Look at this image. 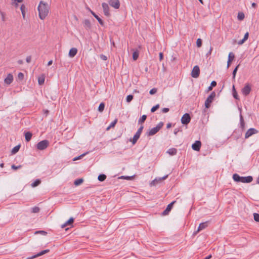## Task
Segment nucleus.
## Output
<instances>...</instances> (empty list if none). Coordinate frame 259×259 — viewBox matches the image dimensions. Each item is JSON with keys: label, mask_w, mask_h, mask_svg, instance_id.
<instances>
[{"label": "nucleus", "mask_w": 259, "mask_h": 259, "mask_svg": "<svg viewBox=\"0 0 259 259\" xmlns=\"http://www.w3.org/2000/svg\"><path fill=\"white\" fill-rule=\"evenodd\" d=\"M38 16L41 20H44L49 11V7L47 3L40 1L37 8Z\"/></svg>", "instance_id": "obj_1"}, {"label": "nucleus", "mask_w": 259, "mask_h": 259, "mask_svg": "<svg viewBox=\"0 0 259 259\" xmlns=\"http://www.w3.org/2000/svg\"><path fill=\"white\" fill-rule=\"evenodd\" d=\"M232 178L235 182L237 183H249L253 181V177L251 176L242 177L237 174H234Z\"/></svg>", "instance_id": "obj_2"}, {"label": "nucleus", "mask_w": 259, "mask_h": 259, "mask_svg": "<svg viewBox=\"0 0 259 259\" xmlns=\"http://www.w3.org/2000/svg\"><path fill=\"white\" fill-rule=\"evenodd\" d=\"M215 93L214 92H212L208 96V97L207 98L205 101V107L206 108H209L210 107V104L213 101L215 97Z\"/></svg>", "instance_id": "obj_3"}, {"label": "nucleus", "mask_w": 259, "mask_h": 259, "mask_svg": "<svg viewBox=\"0 0 259 259\" xmlns=\"http://www.w3.org/2000/svg\"><path fill=\"white\" fill-rule=\"evenodd\" d=\"M49 145V142L47 140H44L39 142L36 144V148L40 150L46 149Z\"/></svg>", "instance_id": "obj_4"}, {"label": "nucleus", "mask_w": 259, "mask_h": 259, "mask_svg": "<svg viewBox=\"0 0 259 259\" xmlns=\"http://www.w3.org/2000/svg\"><path fill=\"white\" fill-rule=\"evenodd\" d=\"M143 128V125H141V126L139 128L136 133L134 135L133 139L130 140V141H132L133 145L135 144L137 142L138 140L139 139Z\"/></svg>", "instance_id": "obj_5"}, {"label": "nucleus", "mask_w": 259, "mask_h": 259, "mask_svg": "<svg viewBox=\"0 0 259 259\" xmlns=\"http://www.w3.org/2000/svg\"><path fill=\"white\" fill-rule=\"evenodd\" d=\"M191 116L189 113H186L182 117L181 121L183 124L187 125L191 121Z\"/></svg>", "instance_id": "obj_6"}, {"label": "nucleus", "mask_w": 259, "mask_h": 259, "mask_svg": "<svg viewBox=\"0 0 259 259\" xmlns=\"http://www.w3.org/2000/svg\"><path fill=\"white\" fill-rule=\"evenodd\" d=\"M200 74V69L198 65H195L191 73V76L193 78H197Z\"/></svg>", "instance_id": "obj_7"}, {"label": "nucleus", "mask_w": 259, "mask_h": 259, "mask_svg": "<svg viewBox=\"0 0 259 259\" xmlns=\"http://www.w3.org/2000/svg\"><path fill=\"white\" fill-rule=\"evenodd\" d=\"M258 131L254 128H250L248 129L245 134V139H248L254 134H257Z\"/></svg>", "instance_id": "obj_8"}, {"label": "nucleus", "mask_w": 259, "mask_h": 259, "mask_svg": "<svg viewBox=\"0 0 259 259\" xmlns=\"http://www.w3.org/2000/svg\"><path fill=\"white\" fill-rule=\"evenodd\" d=\"M176 202V201H173L169 204H168L165 208V209L162 212V214L163 215H167L169 213V212L170 211L171 209L173 207L174 204Z\"/></svg>", "instance_id": "obj_9"}, {"label": "nucleus", "mask_w": 259, "mask_h": 259, "mask_svg": "<svg viewBox=\"0 0 259 259\" xmlns=\"http://www.w3.org/2000/svg\"><path fill=\"white\" fill-rule=\"evenodd\" d=\"M102 6L103 9L104 15L106 16H109L110 15V9L108 4L106 3H103Z\"/></svg>", "instance_id": "obj_10"}, {"label": "nucleus", "mask_w": 259, "mask_h": 259, "mask_svg": "<svg viewBox=\"0 0 259 259\" xmlns=\"http://www.w3.org/2000/svg\"><path fill=\"white\" fill-rule=\"evenodd\" d=\"M201 146V142L199 140L196 141L192 145V148L196 151H199Z\"/></svg>", "instance_id": "obj_11"}, {"label": "nucleus", "mask_w": 259, "mask_h": 259, "mask_svg": "<svg viewBox=\"0 0 259 259\" xmlns=\"http://www.w3.org/2000/svg\"><path fill=\"white\" fill-rule=\"evenodd\" d=\"M242 93L245 96L248 95L251 91V87L250 85L247 83L245 85L244 88L242 89Z\"/></svg>", "instance_id": "obj_12"}, {"label": "nucleus", "mask_w": 259, "mask_h": 259, "mask_svg": "<svg viewBox=\"0 0 259 259\" xmlns=\"http://www.w3.org/2000/svg\"><path fill=\"white\" fill-rule=\"evenodd\" d=\"M108 3L112 7L117 9L120 7V2L119 0H109Z\"/></svg>", "instance_id": "obj_13"}, {"label": "nucleus", "mask_w": 259, "mask_h": 259, "mask_svg": "<svg viewBox=\"0 0 259 259\" xmlns=\"http://www.w3.org/2000/svg\"><path fill=\"white\" fill-rule=\"evenodd\" d=\"M49 251H50L49 249H45V250L40 251L39 252L37 253V254H36L35 255H32L31 257H27L26 259H33V258H36L37 257L40 256L41 255H42L47 253H48Z\"/></svg>", "instance_id": "obj_14"}, {"label": "nucleus", "mask_w": 259, "mask_h": 259, "mask_svg": "<svg viewBox=\"0 0 259 259\" xmlns=\"http://www.w3.org/2000/svg\"><path fill=\"white\" fill-rule=\"evenodd\" d=\"M209 222V221H206L205 222L201 223L198 226L197 230L194 233L196 234L197 233L199 232L200 231L205 229L208 226V224Z\"/></svg>", "instance_id": "obj_15"}, {"label": "nucleus", "mask_w": 259, "mask_h": 259, "mask_svg": "<svg viewBox=\"0 0 259 259\" xmlns=\"http://www.w3.org/2000/svg\"><path fill=\"white\" fill-rule=\"evenodd\" d=\"M242 131L239 130H235L233 132V137L234 138L235 140H238L242 136Z\"/></svg>", "instance_id": "obj_16"}, {"label": "nucleus", "mask_w": 259, "mask_h": 259, "mask_svg": "<svg viewBox=\"0 0 259 259\" xmlns=\"http://www.w3.org/2000/svg\"><path fill=\"white\" fill-rule=\"evenodd\" d=\"M168 177V175H165L161 178H155L154 180H153L151 183H150V185H155L157 183L161 182L162 180H165Z\"/></svg>", "instance_id": "obj_17"}, {"label": "nucleus", "mask_w": 259, "mask_h": 259, "mask_svg": "<svg viewBox=\"0 0 259 259\" xmlns=\"http://www.w3.org/2000/svg\"><path fill=\"white\" fill-rule=\"evenodd\" d=\"M168 177V175H165L161 178H155L154 180H153L151 183H150V185H155L157 183L161 182L162 180H165Z\"/></svg>", "instance_id": "obj_18"}, {"label": "nucleus", "mask_w": 259, "mask_h": 259, "mask_svg": "<svg viewBox=\"0 0 259 259\" xmlns=\"http://www.w3.org/2000/svg\"><path fill=\"white\" fill-rule=\"evenodd\" d=\"M159 131V130L155 126L147 132L146 134L147 136H152L156 134Z\"/></svg>", "instance_id": "obj_19"}, {"label": "nucleus", "mask_w": 259, "mask_h": 259, "mask_svg": "<svg viewBox=\"0 0 259 259\" xmlns=\"http://www.w3.org/2000/svg\"><path fill=\"white\" fill-rule=\"evenodd\" d=\"M82 23H83L84 28L87 30H89L91 29L92 26H91V22L89 20L85 19L83 21Z\"/></svg>", "instance_id": "obj_20"}, {"label": "nucleus", "mask_w": 259, "mask_h": 259, "mask_svg": "<svg viewBox=\"0 0 259 259\" xmlns=\"http://www.w3.org/2000/svg\"><path fill=\"white\" fill-rule=\"evenodd\" d=\"M239 120H240V127L241 128L242 131H243L245 130V123L244 120L243 116L242 115V113H240L239 115Z\"/></svg>", "instance_id": "obj_21"}, {"label": "nucleus", "mask_w": 259, "mask_h": 259, "mask_svg": "<svg viewBox=\"0 0 259 259\" xmlns=\"http://www.w3.org/2000/svg\"><path fill=\"white\" fill-rule=\"evenodd\" d=\"M234 57H235V56L233 52H230L229 54L228 59V61H227V68H229L230 66V65L231 64V62L233 60Z\"/></svg>", "instance_id": "obj_22"}, {"label": "nucleus", "mask_w": 259, "mask_h": 259, "mask_svg": "<svg viewBox=\"0 0 259 259\" xmlns=\"http://www.w3.org/2000/svg\"><path fill=\"white\" fill-rule=\"evenodd\" d=\"M13 80V76L12 74L9 73L7 75V77L5 79V82L7 84H11Z\"/></svg>", "instance_id": "obj_23"}, {"label": "nucleus", "mask_w": 259, "mask_h": 259, "mask_svg": "<svg viewBox=\"0 0 259 259\" xmlns=\"http://www.w3.org/2000/svg\"><path fill=\"white\" fill-rule=\"evenodd\" d=\"M74 219L72 217H71L67 221H66L64 224H63L61 226V227L62 228H65L66 226H72V224L74 222Z\"/></svg>", "instance_id": "obj_24"}, {"label": "nucleus", "mask_w": 259, "mask_h": 259, "mask_svg": "<svg viewBox=\"0 0 259 259\" xmlns=\"http://www.w3.org/2000/svg\"><path fill=\"white\" fill-rule=\"evenodd\" d=\"M90 11L93 16L98 20L99 24L103 26L104 24L103 21L95 12H94L91 10Z\"/></svg>", "instance_id": "obj_25"}, {"label": "nucleus", "mask_w": 259, "mask_h": 259, "mask_svg": "<svg viewBox=\"0 0 259 259\" xmlns=\"http://www.w3.org/2000/svg\"><path fill=\"white\" fill-rule=\"evenodd\" d=\"M77 53V49L75 48H72L69 50L68 55L70 57L73 58L76 55Z\"/></svg>", "instance_id": "obj_26"}, {"label": "nucleus", "mask_w": 259, "mask_h": 259, "mask_svg": "<svg viewBox=\"0 0 259 259\" xmlns=\"http://www.w3.org/2000/svg\"><path fill=\"white\" fill-rule=\"evenodd\" d=\"M24 135H25V138L26 142H29L30 141L32 136V134L30 132H26L25 131L24 132Z\"/></svg>", "instance_id": "obj_27"}, {"label": "nucleus", "mask_w": 259, "mask_h": 259, "mask_svg": "<svg viewBox=\"0 0 259 259\" xmlns=\"http://www.w3.org/2000/svg\"><path fill=\"white\" fill-rule=\"evenodd\" d=\"M167 153H168L171 156H174L177 154V149L175 148H169L167 151Z\"/></svg>", "instance_id": "obj_28"}, {"label": "nucleus", "mask_w": 259, "mask_h": 259, "mask_svg": "<svg viewBox=\"0 0 259 259\" xmlns=\"http://www.w3.org/2000/svg\"><path fill=\"white\" fill-rule=\"evenodd\" d=\"M45 80V76L44 74L41 75L38 78V82L39 85H42L44 83Z\"/></svg>", "instance_id": "obj_29"}, {"label": "nucleus", "mask_w": 259, "mask_h": 259, "mask_svg": "<svg viewBox=\"0 0 259 259\" xmlns=\"http://www.w3.org/2000/svg\"><path fill=\"white\" fill-rule=\"evenodd\" d=\"M217 82L214 80L211 81L210 85L208 87L206 92L210 91L212 90L213 88L215 87L217 85Z\"/></svg>", "instance_id": "obj_30"}, {"label": "nucleus", "mask_w": 259, "mask_h": 259, "mask_svg": "<svg viewBox=\"0 0 259 259\" xmlns=\"http://www.w3.org/2000/svg\"><path fill=\"white\" fill-rule=\"evenodd\" d=\"M83 182L82 178L76 179L74 182V185L76 186H79Z\"/></svg>", "instance_id": "obj_31"}, {"label": "nucleus", "mask_w": 259, "mask_h": 259, "mask_svg": "<svg viewBox=\"0 0 259 259\" xmlns=\"http://www.w3.org/2000/svg\"><path fill=\"white\" fill-rule=\"evenodd\" d=\"M20 148V145H18L16 146H15L12 149V151H11V153L12 154H16V153H17L19 149Z\"/></svg>", "instance_id": "obj_32"}, {"label": "nucleus", "mask_w": 259, "mask_h": 259, "mask_svg": "<svg viewBox=\"0 0 259 259\" xmlns=\"http://www.w3.org/2000/svg\"><path fill=\"white\" fill-rule=\"evenodd\" d=\"M139 51L138 50H136V51H134L133 53V59L134 61L137 60V59L139 57Z\"/></svg>", "instance_id": "obj_33"}, {"label": "nucleus", "mask_w": 259, "mask_h": 259, "mask_svg": "<svg viewBox=\"0 0 259 259\" xmlns=\"http://www.w3.org/2000/svg\"><path fill=\"white\" fill-rule=\"evenodd\" d=\"M239 65H240V64H238V65H237L235 67V68L234 69V70L232 72V78L233 80H235V76H236L237 70L238 69V68L239 67Z\"/></svg>", "instance_id": "obj_34"}, {"label": "nucleus", "mask_w": 259, "mask_h": 259, "mask_svg": "<svg viewBox=\"0 0 259 259\" xmlns=\"http://www.w3.org/2000/svg\"><path fill=\"white\" fill-rule=\"evenodd\" d=\"M106 179V176L105 174H102L98 176V180L100 182H103Z\"/></svg>", "instance_id": "obj_35"}, {"label": "nucleus", "mask_w": 259, "mask_h": 259, "mask_svg": "<svg viewBox=\"0 0 259 259\" xmlns=\"http://www.w3.org/2000/svg\"><path fill=\"white\" fill-rule=\"evenodd\" d=\"M20 10H21V13L22 14L23 18L24 19H25V7L24 5L22 4L21 6Z\"/></svg>", "instance_id": "obj_36"}, {"label": "nucleus", "mask_w": 259, "mask_h": 259, "mask_svg": "<svg viewBox=\"0 0 259 259\" xmlns=\"http://www.w3.org/2000/svg\"><path fill=\"white\" fill-rule=\"evenodd\" d=\"M147 118V115H143L138 120V123H144L146 119Z\"/></svg>", "instance_id": "obj_37"}, {"label": "nucleus", "mask_w": 259, "mask_h": 259, "mask_svg": "<svg viewBox=\"0 0 259 259\" xmlns=\"http://www.w3.org/2000/svg\"><path fill=\"white\" fill-rule=\"evenodd\" d=\"M105 108V103L103 102H102L100 104L99 107H98V111L100 112H102Z\"/></svg>", "instance_id": "obj_38"}, {"label": "nucleus", "mask_w": 259, "mask_h": 259, "mask_svg": "<svg viewBox=\"0 0 259 259\" xmlns=\"http://www.w3.org/2000/svg\"><path fill=\"white\" fill-rule=\"evenodd\" d=\"M41 181L39 179L35 180L33 183H31V186L32 187H35L40 184Z\"/></svg>", "instance_id": "obj_39"}, {"label": "nucleus", "mask_w": 259, "mask_h": 259, "mask_svg": "<svg viewBox=\"0 0 259 259\" xmlns=\"http://www.w3.org/2000/svg\"><path fill=\"white\" fill-rule=\"evenodd\" d=\"M89 153V152H87L85 153H84L82 154L81 155H79L78 156L74 157L73 159V161H75V160H77L78 159H79L81 158L82 157H83L84 156H85L86 154H87Z\"/></svg>", "instance_id": "obj_40"}, {"label": "nucleus", "mask_w": 259, "mask_h": 259, "mask_svg": "<svg viewBox=\"0 0 259 259\" xmlns=\"http://www.w3.org/2000/svg\"><path fill=\"white\" fill-rule=\"evenodd\" d=\"M244 14L242 12H239L238 14L237 18L239 20H242L244 18Z\"/></svg>", "instance_id": "obj_41"}, {"label": "nucleus", "mask_w": 259, "mask_h": 259, "mask_svg": "<svg viewBox=\"0 0 259 259\" xmlns=\"http://www.w3.org/2000/svg\"><path fill=\"white\" fill-rule=\"evenodd\" d=\"M40 208L37 206H34L31 208V212L37 213L39 211Z\"/></svg>", "instance_id": "obj_42"}, {"label": "nucleus", "mask_w": 259, "mask_h": 259, "mask_svg": "<svg viewBox=\"0 0 259 259\" xmlns=\"http://www.w3.org/2000/svg\"><path fill=\"white\" fill-rule=\"evenodd\" d=\"M134 98V96L132 95H128L126 96V101L127 103L131 102Z\"/></svg>", "instance_id": "obj_43"}, {"label": "nucleus", "mask_w": 259, "mask_h": 259, "mask_svg": "<svg viewBox=\"0 0 259 259\" xmlns=\"http://www.w3.org/2000/svg\"><path fill=\"white\" fill-rule=\"evenodd\" d=\"M35 234H41L42 235H46L47 234V232L44 230L36 231L34 233Z\"/></svg>", "instance_id": "obj_44"}, {"label": "nucleus", "mask_w": 259, "mask_h": 259, "mask_svg": "<svg viewBox=\"0 0 259 259\" xmlns=\"http://www.w3.org/2000/svg\"><path fill=\"white\" fill-rule=\"evenodd\" d=\"M202 41L201 38H198L196 41V45L198 48H200L202 46Z\"/></svg>", "instance_id": "obj_45"}, {"label": "nucleus", "mask_w": 259, "mask_h": 259, "mask_svg": "<svg viewBox=\"0 0 259 259\" xmlns=\"http://www.w3.org/2000/svg\"><path fill=\"white\" fill-rule=\"evenodd\" d=\"M159 108V105L158 104H156V105L154 106L153 107H152V108L151 109V112H154L155 111H156L158 108Z\"/></svg>", "instance_id": "obj_46"}, {"label": "nucleus", "mask_w": 259, "mask_h": 259, "mask_svg": "<svg viewBox=\"0 0 259 259\" xmlns=\"http://www.w3.org/2000/svg\"><path fill=\"white\" fill-rule=\"evenodd\" d=\"M253 218L255 221L259 223V213H254Z\"/></svg>", "instance_id": "obj_47"}, {"label": "nucleus", "mask_w": 259, "mask_h": 259, "mask_svg": "<svg viewBox=\"0 0 259 259\" xmlns=\"http://www.w3.org/2000/svg\"><path fill=\"white\" fill-rule=\"evenodd\" d=\"M157 89L156 88H154L150 90L149 94L151 95H153L156 94L157 93Z\"/></svg>", "instance_id": "obj_48"}, {"label": "nucleus", "mask_w": 259, "mask_h": 259, "mask_svg": "<svg viewBox=\"0 0 259 259\" xmlns=\"http://www.w3.org/2000/svg\"><path fill=\"white\" fill-rule=\"evenodd\" d=\"M117 119L116 118L113 121H112L110 124V126L111 127V128H113L115 126V124L117 123Z\"/></svg>", "instance_id": "obj_49"}, {"label": "nucleus", "mask_w": 259, "mask_h": 259, "mask_svg": "<svg viewBox=\"0 0 259 259\" xmlns=\"http://www.w3.org/2000/svg\"><path fill=\"white\" fill-rule=\"evenodd\" d=\"M18 78L20 80H23L24 78V74L22 72H19L18 74Z\"/></svg>", "instance_id": "obj_50"}, {"label": "nucleus", "mask_w": 259, "mask_h": 259, "mask_svg": "<svg viewBox=\"0 0 259 259\" xmlns=\"http://www.w3.org/2000/svg\"><path fill=\"white\" fill-rule=\"evenodd\" d=\"M232 95H233V97L235 99H236V100L239 99L237 91L233 92Z\"/></svg>", "instance_id": "obj_51"}, {"label": "nucleus", "mask_w": 259, "mask_h": 259, "mask_svg": "<svg viewBox=\"0 0 259 259\" xmlns=\"http://www.w3.org/2000/svg\"><path fill=\"white\" fill-rule=\"evenodd\" d=\"M163 122H160L159 123H158V124L156 125V127L159 130H160L162 127L163 126Z\"/></svg>", "instance_id": "obj_52"}, {"label": "nucleus", "mask_w": 259, "mask_h": 259, "mask_svg": "<svg viewBox=\"0 0 259 259\" xmlns=\"http://www.w3.org/2000/svg\"><path fill=\"white\" fill-rule=\"evenodd\" d=\"M22 167V166L21 165H18V166H16L14 164H13L12 166H11V168L13 169H14V170H16V169H18L20 168H21Z\"/></svg>", "instance_id": "obj_53"}, {"label": "nucleus", "mask_w": 259, "mask_h": 259, "mask_svg": "<svg viewBox=\"0 0 259 259\" xmlns=\"http://www.w3.org/2000/svg\"><path fill=\"white\" fill-rule=\"evenodd\" d=\"M100 58L104 61H106L107 60V57L103 54H101L100 55Z\"/></svg>", "instance_id": "obj_54"}, {"label": "nucleus", "mask_w": 259, "mask_h": 259, "mask_svg": "<svg viewBox=\"0 0 259 259\" xmlns=\"http://www.w3.org/2000/svg\"><path fill=\"white\" fill-rule=\"evenodd\" d=\"M169 111V109L168 108H164L162 109V112L165 113L168 112Z\"/></svg>", "instance_id": "obj_55"}, {"label": "nucleus", "mask_w": 259, "mask_h": 259, "mask_svg": "<svg viewBox=\"0 0 259 259\" xmlns=\"http://www.w3.org/2000/svg\"><path fill=\"white\" fill-rule=\"evenodd\" d=\"M248 37H249V33L248 32H246L244 35V37L243 38H244L245 40H246L248 38Z\"/></svg>", "instance_id": "obj_56"}, {"label": "nucleus", "mask_w": 259, "mask_h": 259, "mask_svg": "<svg viewBox=\"0 0 259 259\" xmlns=\"http://www.w3.org/2000/svg\"><path fill=\"white\" fill-rule=\"evenodd\" d=\"M245 41H246V40H245L244 38H243V39H242L240 40L238 42V44L239 45H242L243 44H244V43L245 42Z\"/></svg>", "instance_id": "obj_57"}, {"label": "nucleus", "mask_w": 259, "mask_h": 259, "mask_svg": "<svg viewBox=\"0 0 259 259\" xmlns=\"http://www.w3.org/2000/svg\"><path fill=\"white\" fill-rule=\"evenodd\" d=\"M31 57L30 56H27L26 58V61L27 63H30L31 61Z\"/></svg>", "instance_id": "obj_58"}, {"label": "nucleus", "mask_w": 259, "mask_h": 259, "mask_svg": "<svg viewBox=\"0 0 259 259\" xmlns=\"http://www.w3.org/2000/svg\"><path fill=\"white\" fill-rule=\"evenodd\" d=\"M159 60L161 61L163 59V54L162 52L159 53Z\"/></svg>", "instance_id": "obj_59"}, {"label": "nucleus", "mask_w": 259, "mask_h": 259, "mask_svg": "<svg viewBox=\"0 0 259 259\" xmlns=\"http://www.w3.org/2000/svg\"><path fill=\"white\" fill-rule=\"evenodd\" d=\"M110 41L111 42V45L113 47H115V42L112 40V38L111 37L110 38Z\"/></svg>", "instance_id": "obj_60"}, {"label": "nucleus", "mask_w": 259, "mask_h": 259, "mask_svg": "<svg viewBox=\"0 0 259 259\" xmlns=\"http://www.w3.org/2000/svg\"><path fill=\"white\" fill-rule=\"evenodd\" d=\"M131 177H129V176H121L120 177V178L121 179H126V180H130L131 179Z\"/></svg>", "instance_id": "obj_61"}, {"label": "nucleus", "mask_w": 259, "mask_h": 259, "mask_svg": "<svg viewBox=\"0 0 259 259\" xmlns=\"http://www.w3.org/2000/svg\"><path fill=\"white\" fill-rule=\"evenodd\" d=\"M179 132V130L178 128H175L174 130V133L175 135H177Z\"/></svg>", "instance_id": "obj_62"}, {"label": "nucleus", "mask_w": 259, "mask_h": 259, "mask_svg": "<svg viewBox=\"0 0 259 259\" xmlns=\"http://www.w3.org/2000/svg\"><path fill=\"white\" fill-rule=\"evenodd\" d=\"M212 257L211 254H209L208 256L204 257L203 259H210Z\"/></svg>", "instance_id": "obj_63"}, {"label": "nucleus", "mask_w": 259, "mask_h": 259, "mask_svg": "<svg viewBox=\"0 0 259 259\" xmlns=\"http://www.w3.org/2000/svg\"><path fill=\"white\" fill-rule=\"evenodd\" d=\"M171 126V123H168L166 125V128H169Z\"/></svg>", "instance_id": "obj_64"}]
</instances>
